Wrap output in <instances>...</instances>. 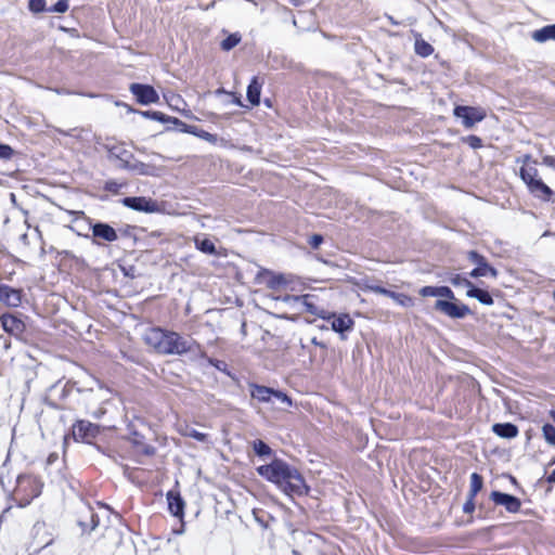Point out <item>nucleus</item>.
Instances as JSON below:
<instances>
[{"mask_svg": "<svg viewBox=\"0 0 555 555\" xmlns=\"http://www.w3.org/2000/svg\"><path fill=\"white\" fill-rule=\"evenodd\" d=\"M466 142L469 144V146H472L473 149H478L481 146V140L480 138L476 137V135H469L467 137L466 139Z\"/></svg>", "mask_w": 555, "mask_h": 555, "instance_id": "nucleus-45", "label": "nucleus"}, {"mask_svg": "<svg viewBox=\"0 0 555 555\" xmlns=\"http://www.w3.org/2000/svg\"><path fill=\"white\" fill-rule=\"evenodd\" d=\"M167 337V331L159 327L149 328L144 334V341L155 349L157 352L164 354L165 341Z\"/></svg>", "mask_w": 555, "mask_h": 555, "instance_id": "nucleus-12", "label": "nucleus"}, {"mask_svg": "<svg viewBox=\"0 0 555 555\" xmlns=\"http://www.w3.org/2000/svg\"><path fill=\"white\" fill-rule=\"evenodd\" d=\"M166 119H167V122H171L176 126H180V124H181V120L176 117L167 116Z\"/></svg>", "mask_w": 555, "mask_h": 555, "instance_id": "nucleus-51", "label": "nucleus"}, {"mask_svg": "<svg viewBox=\"0 0 555 555\" xmlns=\"http://www.w3.org/2000/svg\"><path fill=\"white\" fill-rule=\"evenodd\" d=\"M78 525L82 532H91L99 525V516L88 505H83L79 512Z\"/></svg>", "mask_w": 555, "mask_h": 555, "instance_id": "nucleus-15", "label": "nucleus"}, {"mask_svg": "<svg viewBox=\"0 0 555 555\" xmlns=\"http://www.w3.org/2000/svg\"><path fill=\"white\" fill-rule=\"evenodd\" d=\"M227 93L223 89H218L217 94Z\"/></svg>", "mask_w": 555, "mask_h": 555, "instance_id": "nucleus-58", "label": "nucleus"}, {"mask_svg": "<svg viewBox=\"0 0 555 555\" xmlns=\"http://www.w3.org/2000/svg\"><path fill=\"white\" fill-rule=\"evenodd\" d=\"M454 116L462 119L464 127L472 128L475 124L481 121L487 113L481 107L459 105L454 108Z\"/></svg>", "mask_w": 555, "mask_h": 555, "instance_id": "nucleus-5", "label": "nucleus"}, {"mask_svg": "<svg viewBox=\"0 0 555 555\" xmlns=\"http://www.w3.org/2000/svg\"><path fill=\"white\" fill-rule=\"evenodd\" d=\"M195 343L182 337L176 332H168L165 341L164 354H183L192 351Z\"/></svg>", "mask_w": 555, "mask_h": 555, "instance_id": "nucleus-3", "label": "nucleus"}, {"mask_svg": "<svg viewBox=\"0 0 555 555\" xmlns=\"http://www.w3.org/2000/svg\"><path fill=\"white\" fill-rule=\"evenodd\" d=\"M72 434L76 441L90 443L99 434V427L88 421H78L74 424Z\"/></svg>", "mask_w": 555, "mask_h": 555, "instance_id": "nucleus-9", "label": "nucleus"}, {"mask_svg": "<svg viewBox=\"0 0 555 555\" xmlns=\"http://www.w3.org/2000/svg\"><path fill=\"white\" fill-rule=\"evenodd\" d=\"M273 399L281 402L282 404H284L286 406H292V404H293L292 399L285 392H282L280 390L273 389Z\"/></svg>", "mask_w": 555, "mask_h": 555, "instance_id": "nucleus-38", "label": "nucleus"}, {"mask_svg": "<svg viewBox=\"0 0 555 555\" xmlns=\"http://www.w3.org/2000/svg\"><path fill=\"white\" fill-rule=\"evenodd\" d=\"M128 169L135 170L140 175H150L147 166L144 165L143 163H138L135 165L130 164V167Z\"/></svg>", "mask_w": 555, "mask_h": 555, "instance_id": "nucleus-44", "label": "nucleus"}, {"mask_svg": "<svg viewBox=\"0 0 555 555\" xmlns=\"http://www.w3.org/2000/svg\"><path fill=\"white\" fill-rule=\"evenodd\" d=\"M92 236L93 243L100 245L99 240L105 242H115L118 238L116 230L107 223H94L92 224Z\"/></svg>", "mask_w": 555, "mask_h": 555, "instance_id": "nucleus-14", "label": "nucleus"}, {"mask_svg": "<svg viewBox=\"0 0 555 555\" xmlns=\"http://www.w3.org/2000/svg\"><path fill=\"white\" fill-rule=\"evenodd\" d=\"M551 417H552V420L555 422V410H554V411H551Z\"/></svg>", "mask_w": 555, "mask_h": 555, "instance_id": "nucleus-57", "label": "nucleus"}, {"mask_svg": "<svg viewBox=\"0 0 555 555\" xmlns=\"http://www.w3.org/2000/svg\"><path fill=\"white\" fill-rule=\"evenodd\" d=\"M130 91L142 105L154 104L159 101V95L152 86L132 83L130 86Z\"/></svg>", "mask_w": 555, "mask_h": 555, "instance_id": "nucleus-10", "label": "nucleus"}, {"mask_svg": "<svg viewBox=\"0 0 555 555\" xmlns=\"http://www.w3.org/2000/svg\"><path fill=\"white\" fill-rule=\"evenodd\" d=\"M289 1L293 5H296V7L300 4V0H289Z\"/></svg>", "mask_w": 555, "mask_h": 555, "instance_id": "nucleus-56", "label": "nucleus"}, {"mask_svg": "<svg viewBox=\"0 0 555 555\" xmlns=\"http://www.w3.org/2000/svg\"><path fill=\"white\" fill-rule=\"evenodd\" d=\"M420 295L423 297H444L450 300L455 299L453 291L448 286H424L420 289Z\"/></svg>", "mask_w": 555, "mask_h": 555, "instance_id": "nucleus-20", "label": "nucleus"}, {"mask_svg": "<svg viewBox=\"0 0 555 555\" xmlns=\"http://www.w3.org/2000/svg\"><path fill=\"white\" fill-rule=\"evenodd\" d=\"M492 430L495 435L502 438H515L518 435V428L511 423L494 424Z\"/></svg>", "mask_w": 555, "mask_h": 555, "instance_id": "nucleus-24", "label": "nucleus"}, {"mask_svg": "<svg viewBox=\"0 0 555 555\" xmlns=\"http://www.w3.org/2000/svg\"><path fill=\"white\" fill-rule=\"evenodd\" d=\"M194 243L196 248L204 254L216 255L217 253L214 242L209 238L195 237Z\"/></svg>", "mask_w": 555, "mask_h": 555, "instance_id": "nucleus-30", "label": "nucleus"}, {"mask_svg": "<svg viewBox=\"0 0 555 555\" xmlns=\"http://www.w3.org/2000/svg\"><path fill=\"white\" fill-rule=\"evenodd\" d=\"M547 481L551 483L555 482V469L548 475Z\"/></svg>", "mask_w": 555, "mask_h": 555, "instance_id": "nucleus-54", "label": "nucleus"}, {"mask_svg": "<svg viewBox=\"0 0 555 555\" xmlns=\"http://www.w3.org/2000/svg\"><path fill=\"white\" fill-rule=\"evenodd\" d=\"M261 83L257 77H254L247 87V99L251 105L256 106L260 103Z\"/></svg>", "mask_w": 555, "mask_h": 555, "instance_id": "nucleus-26", "label": "nucleus"}, {"mask_svg": "<svg viewBox=\"0 0 555 555\" xmlns=\"http://www.w3.org/2000/svg\"><path fill=\"white\" fill-rule=\"evenodd\" d=\"M311 298L312 296L311 295H304V296H284L282 298L283 301L285 302H291V301H296V302H301V305L305 307L306 311L319 317L320 319H325L327 318V312L326 310L324 309H319L312 301H311Z\"/></svg>", "mask_w": 555, "mask_h": 555, "instance_id": "nucleus-16", "label": "nucleus"}, {"mask_svg": "<svg viewBox=\"0 0 555 555\" xmlns=\"http://www.w3.org/2000/svg\"><path fill=\"white\" fill-rule=\"evenodd\" d=\"M286 283V278L282 274L273 275L270 281L268 282L269 287L271 288H278L281 285H284Z\"/></svg>", "mask_w": 555, "mask_h": 555, "instance_id": "nucleus-39", "label": "nucleus"}, {"mask_svg": "<svg viewBox=\"0 0 555 555\" xmlns=\"http://www.w3.org/2000/svg\"><path fill=\"white\" fill-rule=\"evenodd\" d=\"M543 437L547 443L555 446V427L551 424H545L542 427Z\"/></svg>", "mask_w": 555, "mask_h": 555, "instance_id": "nucleus-35", "label": "nucleus"}, {"mask_svg": "<svg viewBox=\"0 0 555 555\" xmlns=\"http://www.w3.org/2000/svg\"><path fill=\"white\" fill-rule=\"evenodd\" d=\"M186 133L193 134L199 139H203L211 144H217L219 142V139L216 134L209 133L196 126H193V128L185 129Z\"/></svg>", "mask_w": 555, "mask_h": 555, "instance_id": "nucleus-29", "label": "nucleus"}, {"mask_svg": "<svg viewBox=\"0 0 555 555\" xmlns=\"http://www.w3.org/2000/svg\"><path fill=\"white\" fill-rule=\"evenodd\" d=\"M466 295H467V297L477 299L482 305H486V306L493 305L492 296L487 291L475 287L474 285H472L469 287V289H467Z\"/></svg>", "mask_w": 555, "mask_h": 555, "instance_id": "nucleus-25", "label": "nucleus"}, {"mask_svg": "<svg viewBox=\"0 0 555 555\" xmlns=\"http://www.w3.org/2000/svg\"><path fill=\"white\" fill-rule=\"evenodd\" d=\"M532 39L537 42H545L547 40H555V24L547 25L532 33Z\"/></svg>", "mask_w": 555, "mask_h": 555, "instance_id": "nucleus-27", "label": "nucleus"}, {"mask_svg": "<svg viewBox=\"0 0 555 555\" xmlns=\"http://www.w3.org/2000/svg\"><path fill=\"white\" fill-rule=\"evenodd\" d=\"M141 452H143L146 455H151L154 453V448L151 446H143Z\"/></svg>", "mask_w": 555, "mask_h": 555, "instance_id": "nucleus-50", "label": "nucleus"}, {"mask_svg": "<svg viewBox=\"0 0 555 555\" xmlns=\"http://www.w3.org/2000/svg\"><path fill=\"white\" fill-rule=\"evenodd\" d=\"M519 175L526 185H529L530 183L539 179L538 170L532 166H522L520 168Z\"/></svg>", "mask_w": 555, "mask_h": 555, "instance_id": "nucleus-31", "label": "nucleus"}, {"mask_svg": "<svg viewBox=\"0 0 555 555\" xmlns=\"http://www.w3.org/2000/svg\"><path fill=\"white\" fill-rule=\"evenodd\" d=\"M233 103H234L235 105H242L241 98H240V96H234V99H233Z\"/></svg>", "mask_w": 555, "mask_h": 555, "instance_id": "nucleus-55", "label": "nucleus"}, {"mask_svg": "<svg viewBox=\"0 0 555 555\" xmlns=\"http://www.w3.org/2000/svg\"><path fill=\"white\" fill-rule=\"evenodd\" d=\"M415 52L421 56H428L434 52V48L426 41L417 39L415 41Z\"/></svg>", "mask_w": 555, "mask_h": 555, "instance_id": "nucleus-33", "label": "nucleus"}, {"mask_svg": "<svg viewBox=\"0 0 555 555\" xmlns=\"http://www.w3.org/2000/svg\"><path fill=\"white\" fill-rule=\"evenodd\" d=\"M167 501H168V508L170 513L179 517L180 519L183 518L184 515V502L179 493L176 492H168L167 494Z\"/></svg>", "mask_w": 555, "mask_h": 555, "instance_id": "nucleus-22", "label": "nucleus"}, {"mask_svg": "<svg viewBox=\"0 0 555 555\" xmlns=\"http://www.w3.org/2000/svg\"><path fill=\"white\" fill-rule=\"evenodd\" d=\"M435 309L452 319H463L470 313L468 306L455 301L438 299Z\"/></svg>", "mask_w": 555, "mask_h": 555, "instance_id": "nucleus-7", "label": "nucleus"}, {"mask_svg": "<svg viewBox=\"0 0 555 555\" xmlns=\"http://www.w3.org/2000/svg\"><path fill=\"white\" fill-rule=\"evenodd\" d=\"M180 128V131L182 132H185L186 133V130L188 128H193L192 125H186L185 122L181 121L180 126H178Z\"/></svg>", "mask_w": 555, "mask_h": 555, "instance_id": "nucleus-53", "label": "nucleus"}, {"mask_svg": "<svg viewBox=\"0 0 555 555\" xmlns=\"http://www.w3.org/2000/svg\"><path fill=\"white\" fill-rule=\"evenodd\" d=\"M367 288L373 293L382 294V295L390 297L398 305H400L402 307H412L413 306V299L405 294L395 293V292L388 291L378 285H371Z\"/></svg>", "mask_w": 555, "mask_h": 555, "instance_id": "nucleus-18", "label": "nucleus"}, {"mask_svg": "<svg viewBox=\"0 0 555 555\" xmlns=\"http://www.w3.org/2000/svg\"><path fill=\"white\" fill-rule=\"evenodd\" d=\"M105 147L111 158H115L120 162V167L129 168L132 154L126 149L124 143H106Z\"/></svg>", "mask_w": 555, "mask_h": 555, "instance_id": "nucleus-11", "label": "nucleus"}, {"mask_svg": "<svg viewBox=\"0 0 555 555\" xmlns=\"http://www.w3.org/2000/svg\"><path fill=\"white\" fill-rule=\"evenodd\" d=\"M42 485L34 476L21 475L16 479V487L14 488L13 495L18 502L20 506L28 505L33 499L41 493Z\"/></svg>", "mask_w": 555, "mask_h": 555, "instance_id": "nucleus-2", "label": "nucleus"}, {"mask_svg": "<svg viewBox=\"0 0 555 555\" xmlns=\"http://www.w3.org/2000/svg\"><path fill=\"white\" fill-rule=\"evenodd\" d=\"M254 451L259 456L270 455L271 448L264 443L262 440H256L254 442Z\"/></svg>", "mask_w": 555, "mask_h": 555, "instance_id": "nucleus-36", "label": "nucleus"}, {"mask_svg": "<svg viewBox=\"0 0 555 555\" xmlns=\"http://www.w3.org/2000/svg\"><path fill=\"white\" fill-rule=\"evenodd\" d=\"M257 473L288 496L309 493V487L300 472L282 460L275 459L270 464L257 467Z\"/></svg>", "mask_w": 555, "mask_h": 555, "instance_id": "nucleus-1", "label": "nucleus"}, {"mask_svg": "<svg viewBox=\"0 0 555 555\" xmlns=\"http://www.w3.org/2000/svg\"><path fill=\"white\" fill-rule=\"evenodd\" d=\"M14 154L13 149L8 144L0 143V158L1 159H10Z\"/></svg>", "mask_w": 555, "mask_h": 555, "instance_id": "nucleus-41", "label": "nucleus"}, {"mask_svg": "<svg viewBox=\"0 0 555 555\" xmlns=\"http://www.w3.org/2000/svg\"><path fill=\"white\" fill-rule=\"evenodd\" d=\"M68 10V2L67 0H59L53 9L51 10L52 12H56V13H65L66 11Z\"/></svg>", "mask_w": 555, "mask_h": 555, "instance_id": "nucleus-43", "label": "nucleus"}, {"mask_svg": "<svg viewBox=\"0 0 555 555\" xmlns=\"http://www.w3.org/2000/svg\"><path fill=\"white\" fill-rule=\"evenodd\" d=\"M241 41V36L238 34H232L228 36L224 40L221 42V48L224 51H230L235 46H237Z\"/></svg>", "mask_w": 555, "mask_h": 555, "instance_id": "nucleus-34", "label": "nucleus"}, {"mask_svg": "<svg viewBox=\"0 0 555 555\" xmlns=\"http://www.w3.org/2000/svg\"><path fill=\"white\" fill-rule=\"evenodd\" d=\"M449 281L454 286H464V287H467L468 289L473 285V283L469 280H467L466 278H464L460 274H453L449 279Z\"/></svg>", "mask_w": 555, "mask_h": 555, "instance_id": "nucleus-37", "label": "nucleus"}, {"mask_svg": "<svg viewBox=\"0 0 555 555\" xmlns=\"http://www.w3.org/2000/svg\"><path fill=\"white\" fill-rule=\"evenodd\" d=\"M143 115L157 121L167 122V116L162 112H144Z\"/></svg>", "mask_w": 555, "mask_h": 555, "instance_id": "nucleus-42", "label": "nucleus"}, {"mask_svg": "<svg viewBox=\"0 0 555 555\" xmlns=\"http://www.w3.org/2000/svg\"><path fill=\"white\" fill-rule=\"evenodd\" d=\"M482 485L483 482L481 476L478 475L477 473H473L470 476V487L468 495L475 498L477 493L481 490Z\"/></svg>", "mask_w": 555, "mask_h": 555, "instance_id": "nucleus-32", "label": "nucleus"}, {"mask_svg": "<svg viewBox=\"0 0 555 555\" xmlns=\"http://www.w3.org/2000/svg\"><path fill=\"white\" fill-rule=\"evenodd\" d=\"M46 1L44 0H29V9L35 13H39L44 11Z\"/></svg>", "mask_w": 555, "mask_h": 555, "instance_id": "nucleus-40", "label": "nucleus"}, {"mask_svg": "<svg viewBox=\"0 0 555 555\" xmlns=\"http://www.w3.org/2000/svg\"><path fill=\"white\" fill-rule=\"evenodd\" d=\"M542 164L555 170V156H552V155L543 156Z\"/></svg>", "mask_w": 555, "mask_h": 555, "instance_id": "nucleus-46", "label": "nucleus"}, {"mask_svg": "<svg viewBox=\"0 0 555 555\" xmlns=\"http://www.w3.org/2000/svg\"><path fill=\"white\" fill-rule=\"evenodd\" d=\"M250 396L253 399H256L259 402L269 403L273 401V389L266 386L251 384Z\"/></svg>", "mask_w": 555, "mask_h": 555, "instance_id": "nucleus-23", "label": "nucleus"}, {"mask_svg": "<svg viewBox=\"0 0 555 555\" xmlns=\"http://www.w3.org/2000/svg\"><path fill=\"white\" fill-rule=\"evenodd\" d=\"M474 499L475 498H472V496L468 495V500L464 504V507H463L465 513H472L475 509Z\"/></svg>", "mask_w": 555, "mask_h": 555, "instance_id": "nucleus-48", "label": "nucleus"}, {"mask_svg": "<svg viewBox=\"0 0 555 555\" xmlns=\"http://www.w3.org/2000/svg\"><path fill=\"white\" fill-rule=\"evenodd\" d=\"M327 318L324 320L331 321V327L334 332L340 335L341 339L347 338V333L351 332L354 326V321L348 313H333L327 312Z\"/></svg>", "mask_w": 555, "mask_h": 555, "instance_id": "nucleus-6", "label": "nucleus"}, {"mask_svg": "<svg viewBox=\"0 0 555 555\" xmlns=\"http://www.w3.org/2000/svg\"><path fill=\"white\" fill-rule=\"evenodd\" d=\"M323 242V237L321 235H313L311 236L309 243L313 248H318Z\"/></svg>", "mask_w": 555, "mask_h": 555, "instance_id": "nucleus-47", "label": "nucleus"}, {"mask_svg": "<svg viewBox=\"0 0 555 555\" xmlns=\"http://www.w3.org/2000/svg\"><path fill=\"white\" fill-rule=\"evenodd\" d=\"M0 301L10 307H18L22 302L20 291L0 284Z\"/></svg>", "mask_w": 555, "mask_h": 555, "instance_id": "nucleus-19", "label": "nucleus"}, {"mask_svg": "<svg viewBox=\"0 0 555 555\" xmlns=\"http://www.w3.org/2000/svg\"><path fill=\"white\" fill-rule=\"evenodd\" d=\"M179 433L182 436L193 438L197 441L209 443V436L207 434L197 431L195 428L189 425L179 426Z\"/></svg>", "mask_w": 555, "mask_h": 555, "instance_id": "nucleus-28", "label": "nucleus"}, {"mask_svg": "<svg viewBox=\"0 0 555 555\" xmlns=\"http://www.w3.org/2000/svg\"><path fill=\"white\" fill-rule=\"evenodd\" d=\"M1 324L3 330L13 336L22 335L25 330L24 322L17 317L9 313L1 317Z\"/></svg>", "mask_w": 555, "mask_h": 555, "instance_id": "nucleus-17", "label": "nucleus"}, {"mask_svg": "<svg viewBox=\"0 0 555 555\" xmlns=\"http://www.w3.org/2000/svg\"><path fill=\"white\" fill-rule=\"evenodd\" d=\"M527 188L533 196L545 202L550 201L553 194V191L540 178L527 185Z\"/></svg>", "mask_w": 555, "mask_h": 555, "instance_id": "nucleus-21", "label": "nucleus"}, {"mask_svg": "<svg viewBox=\"0 0 555 555\" xmlns=\"http://www.w3.org/2000/svg\"><path fill=\"white\" fill-rule=\"evenodd\" d=\"M490 498L496 505L504 506L509 513H517L520 509V500L512 494L493 491Z\"/></svg>", "mask_w": 555, "mask_h": 555, "instance_id": "nucleus-13", "label": "nucleus"}, {"mask_svg": "<svg viewBox=\"0 0 555 555\" xmlns=\"http://www.w3.org/2000/svg\"><path fill=\"white\" fill-rule=\"evenodd\" d=\"M468 259L476 264V268L469 272V276L477 279L482 276L491 275L492 278L498 276V271L490 266L482 255L472 250L468 253Z\"/></svg>", "mask_w": 555, "mask_h": 555, "instance_id": "nucleus-8", "label": "nucleus"}, {"mask_svg": "<svg viewBox=\"0 0 555 555\" xmlns=\"http://www.w3.org/2000/svg\"><path fill=\"white\" fill-rule=\"evenodd\" d=\"M530 159H531L530 155H525L521 158H518L517 162H521L524 164V166H527V164L530 162Z\"/></svg>", "mask_w": 555, "mask_h": 555, "instance_id": "nucleus-52", "label": "nucleus"}, {"mask_svg": "<svg viewBox=\"0 0 555 555\" xmlns=\"http://www.w3.org/2000/svg\"><path fill=\"white\" fill-rule=\"evenodd\" d=\"M121 185L115 181L106 182L105 189L111 192H117Z\"/></svg>", "mask_w": 555, "mask_h": 555, "instance_id": "nucleus-49", "label": "nucleus"}, {"mask_svg": "<svg viewBox=\"0 0 555 555\" xmlns=\"http://www.w3.org/2000/svg\"><path fill=\"white\" fill-rule=\"evenodd\" d=\"M121 203L124 206L140 212L154 214L160 211L159 203L151 197H125Z\"/></svg>", "mask_w": 555, "mask_h": 555, "instance_id": "nucleus-4", "label": "nucleus"}]
</instances>
